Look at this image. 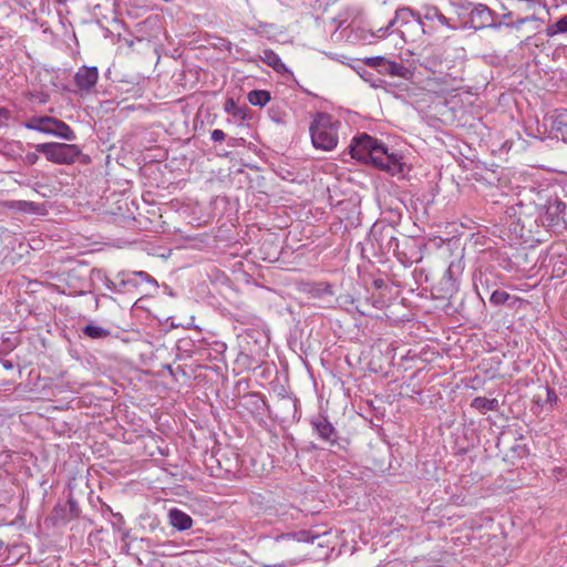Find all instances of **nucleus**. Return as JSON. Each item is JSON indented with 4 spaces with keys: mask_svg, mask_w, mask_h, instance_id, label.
Instances as JSON below:
<instances>
[{
    "mask_svg": "<svg viewBox=\"0 0 567 567\" xmlns=\"http://www.w3.org/2000/svg\"><path fill=\"white\" fill-rule=\"evenodd\" d=\"M117 279H120V286L124 289V292L138 289L143 282L157 286L156 280L145 271H122L117 275Z\"/></svg>",
    "mask_w": 567,
    "mask_h": 567,
    "instance_id": "nucleus-9",
    "label": "nucleus"
},
{
    "mask_svg": "<svg viewBox=\"0 0 567 567\" xmlns=\"http://www.w3.org/2000/svg\"><path fill=\"white\" fill-rule=\"evenodd\" d=\"M513 299V303L516 301H522L518 297H512L509 293L503 290H495L489 297V302L494 306H502Z\"/></svg>",
    "mask_w": 567,
    "mask_h": 567,
    "instance_id": "nucleus-20",
    "label": "nucleus"
},
{
    "mask_svg": "<svg viewBox=\"0 0 567 567\" xmlns=\"http://www.w3.org/2000/svg\"><path fill=\"white\" fill-rule=\"evenodd\" d=\"M259 34L261 38L271 39L277 34V28L272 23L258 22L257 24H250V31Z\"/></svg>",
    "mask_w": 567,
    "mask_h": 567,
    "instance_id": "nucleus-18",
    "label": "nucleus"
},
{
    "mask_svg": "<svg viewBox=\"0 0 567 567\" xmlns=\"http://www.w3.org/2000/svg\"><path fill=\"white\" fill-rule=\"evenodd\" d=\"M24 126L31 131L51 134L66 141L76 138L74 131L63 121L52 116H32Z\"/></svg>",
    "mask_w": 567,
    "mask_h": 567,
    "instance_id": "nucleus-5",
    "label": "nucleus"
},
{
    "mask_svg": "<svg viewBox=\"0 0 567 567\" xmlns=\"http://www.w3.org/2000/svg\"><path fill=\"white\" fill-rule=\"evenodd\" d=\"M210 137L214 142H223L226 137L224 131L216 128L212 132Z\"/></svg>",
    "mask_w": 567,
    "mask_h": 567,
    "instance_id": "nucleus-30",
    "label": "nucleus"
},
{
    "mask_svg": "<svg viewBox=\"0 0 567 567\" xmlns=\"http://www.w3.org/2000/svg\"><path fill=\"white\" fill-rule=\"evenodd\" d=\"M167 516L169 524L177 530H187L193 526V518L178 508L169 509Z\"/></svg>",
    "mask_w": 567,
    "mask_h": 567,
    "instance_id": "nucleus-13",
    "label": "nucleus"
},
{
    "mask_svg": "<svg viewBox=\"0 0 567 567\" xmlns=\"http://www.w3.org/2000/svg\"><path fill=\"white\" fill-rule=\"evenodd\" d=\"M556 32L565 33L567 32V16H564L555 23Z\"/></svg>",
    "mask_w": 567,
    "mask_h": 567,
    "instance_id": "nucleus-28",
    "label": "nucleus"
},
{
    "mask_svg": "<svg viewBox=\"0 0 567 567\" xmlns=\"http://www.w3.org/2000/svg\"><path fill=\"white\" fill-rule=\"evenodd\" d=\"M371 239L379 244L382 254L399 255V239L395 237L393 228L388 226L377 228L374 226L371 230Z\"/></svg>",
    "mask_w": 567,
    "mask_h": 567,
    "instance_id": "nucleus-6",
    "label": "nucleus"
},
{
    "mask_svg": "<svg viewBox=\"0 0 567 567\" xmlns=\"http://www.w3.org/2000/svg\"><path fill=\"white\" fill-rule=\"evenodd\" d=\"M225 111L233 115H240L241 118L246 117V111L237 106L234 99H227L225 103Z\"/></svg>",
    "mask_w": 567,
    "mask_h": 567,
    "instance_id": "nucleus-23",
    "label": "nucleus"
},
{
    "mask_svg": "<svg viewBox=\"0 0 567 567\" xmlns=\"http://www.w3.org/2000/svg\"><path fill=\"white\" fill-rule=\"evenodd\" d=\"M311 142L316 148L331 151L338 144V128L328 114H318L310 126Z\"/></svg>",
    "mask_w": 567,
    "mask_h": 567,
    "instance_id": "nucleus-3",
    "label": "nucleus"
},
{
    "mask_svg": "<svg viewBox=\"0 0 567 567\" xmlns=\"http://www.w3.org/2000/svg\"><path fill=\"white\" fill-rule=\"evenodd\" d=\"M82 334L90 339H105L111 336V332L101 326L86 324L82 328Z\"/></svg>",
    "mask_w": 567,
    "mask_h": 567,
    "instance_id": "nucleus-17",
    "label": "nucleus"
},
{
    "mask_svg": "<svg viewBox=\"0 0 567 567\" xmlns=\"http://www.w3.org/2000/svg\"><path fill=\"white\" fill-rule=\"evenodd\" d=\"M270 101V93L266 90L250 91V105L265 106Z\"/></svg>",
    "mask_w": 567,
    "mask_h": 567,
    "instance_id": "nucleus-21",
    "label": "nucleus"
},
{
    "mask_svg": "<svg viewBox=\"0 0 567 567\" xmlns=\"http://www.w3.org/2000/svg\"><path fill=\"white\" fill-rule=\"evenodd\" d=\"M365 64L369 66H373V68L381 66V65L385 66L386 60L383 56H372V58H368L365 60Z\"/></svg>",
    "mask_w": 567,
    "mask_h": 567,
    "instance_id": "nucleus-27",
    "label": "nucleus"
},
{
    "mask_svg": "<svg viewBox=\"0 0 567 567\" xmlns=\"http://www.w3.org/2000/svg\"><path fill=\"white\" fill-rule=\"evenodd\" d=\"M349 152L352 158L362 163L371 162L378 168L392 175L403 172L402 157L398 154L389 153L381 142L367 133L353 137L349 145Z\"/></svg>",
    "mask_w": 567,
    "mask_h": 567,
    "instance_id": "nucleus-1",
    "label": "nucleus"
},
{
    "mask_svg": "<svg viewBox=\"0 0 567 567\" xmlns=\"http://www.w3.org/2000/svg\"><path fill=\"white\" fill-rule=\"evenodd\" d=\"M23 161L28 165H34L39 161V155L32 152L27 153Z\"/></svg>",
    "mask_w": 567,
    "mask_h": 567,
    "instance_id": "nucleus-31",
    "label": "nucleus"
},
{
    "mask_svg": "<svg viewBox=\"0 0 567 567\" xmlns=\"http://www.w3.org/2000/svg\"><path fill=\"white\" fill-rule=\"evenodd\" d=\"M279 245L272 234H268L260 243L259 258L264 261H275L278 259Z\"/></svg>",
    "mask_w": 567,
    "mask_h": 567,
    "instance_id": "nucleus-12",
    "label": "nucleus"
},
{
    "mask_svg": "<svg viewBox=\"0 0 567 567\" xmlns=\"http://www.w3.org/2000/svg\"><path fill=\"white\" fill-rule=\"evenodd\" d=\"M267 411L265 399L259 393L250 392V413L262 416Z\"/></svg>",
    "mask_w": 567,
    "mask_h": 567,
    "instance_id": "nucleus-19",
    "label": "nucleus"
},
{
    "mask_svg": "<svg viewBox=\"0 0 567 567\" xmlns=\"http://www.w3.org/2000/svg\"><path fill=\"white\" fill-rule=\"evenodd\" d=\"M567 206L561 200L549 203L544 215V223L550 228L561 229L567 224Z\"/></svg>",
    "mask_w": 567,
    "mask_h": 567,
    "instance_id": "nucleus-7",
    "label": "nucleus"
},
{
    "mask_svg": "<svg viewBox=\"0 0 567 567\" xmlns=\"http://www.w3.org/2000/svg\"><path fill=\"white\" fill-rule=\"evenodd\" d=\"M260 60L267 65L271 66L277 73L285 74L289 72L279 55L272 50H264L260 54Z\"/></svg>",
    "mask_w": 567,
    "mask_h": 567,
    "instance_id": "nucleus-15",
    "label": "nucleus"
},
{
    "mask_svg": "<svg viewBox=\"0 0 567 567\" xmlns=\"http://www.w3.org/2000/svg\"><path fill=\"white\" fill-rule=\"evenodd\" d=\"M497 399H487L484 396H476L473 399L471 406L478 410L482 413L486 411H496L498 409Z\"/></svg>",
    "mask_w": 567,
    "mask_h": 567,
    "instance_id": "nucleus-16",
    "label": "nucleus"
},
{
    "mask_svg": "<svg viewBox=\"0 0 567 567\" xmlns=\"http://www.w3.org/2000/svg\"><path fill=\"white\" fill-rule=\"evenodd\" d=\"M385 70L390 75L394 76H403L406 71L402 64L393 61H386Z\"/></svg>",
    "mask_w": 567,
    "mask_h": 567,
    "instance_id": "nucleus-25",
    "label": "nucleus"
},
{
    "mask_svg": "<svg viewBox=\"0 0 567 567\" xmlns=\"http://www.w3.org/2000/svg\"><path fill=\"white\" fill-rule=\"evenodd\" d=\"M311 425L319 439L330 444L337 443V432L327 417L318 415L311 420Z\"/></svg>",
    "mask_w": 567,
    "mask_h": 567,
    "instance_id": "nucleus-10",
    "label": "nucleus"
},
{
    "mask_svg": "<svg viewBox=\"0 0 567 567\" xmlns=\"http://www.w3.org/2000/svg\"><path fill=\"white\" fill-rule=\"evenodd\" d=\"M547 401L550 403L557 402V394L554 389L547 388Z\"/></svg>",
    "mask_w": 567,
    "mask_h": 567,
    "instance_id": "nucleus-33",
    "label": "nucleus"
},
{
    "mask_svg": "<svg viewBox=\"0 0 567 567\" xmlns=\"http://www.w3.org/2000/svg\"><path fill=\"white\" fill-rule=\"evenodd\" d=\"M375 286H377V287H380V286H381V281H380V282H379V281H375Z\"/></svg>",
    "mask_w": 567,
    "mask_h": 567,
    "instance_id": "nucleus-34",
    "label": "nucleus"
},
{
    "mask_svg": "<svg viewBox=\"0 0 567 567\" xmlns=\"http://www.w3.org/2000/svg\"><path fill=\"white\" fill-rule=\"evenodd\" d=\"M328 533H323L322 535L315 534L311 530H303L297 534V538L299 542L305 543H315L317 539H320L321 537L327 536Z\"/></svg>",
    "mask_w": 567,
    "mask_h": 567,
    "instance_id": "nucleus-24",
    "label": "nucleus"
},
{
    "mask_svg": "<svg viewBox=\"0 0 567 567\" xmlns=\"http://www.w3.org/2000/svg\"><path fill=\"white\" fill-rule=\"evenodd\" d=\"M464 264L462 259L453 260L450 262L443 279L450 285L451 289L456 288V285L463 274Z\"/></svg>",
    "mask_w": 567,
    "mask_h": 567,
    "instance_id": "nucleus-14",
    "label": "nucleus"
},
{
    "mask_svg": "<svg viewBox=\"0 0 567 567\" xmlns=\"http://www.w3.org/2000/svg\"><path fill=\"white\" fill-rule=\"evenodd\" d=\"M80 508L78 502L71 496L65 503H58L53 508V517L59 520H71L78 517Z\"/></svg>",
    "mask_w": 567,
    "mask_h": 567,
    "instance_id": "nucleus-11",
    "label": "nucleus"
},
{
    "mask_svg": "<svg viewBox=\"0 0 567 567\" xmlns=\"http://www.w3.org/2000/svg\"><path fill=\"white\" fill-rule=\"evenodd\" d=\"M104 285L112 292L124 293V289L120 286V281L115 282L111 280L109 277H105Z\"/></svg>",
    "mask_w": 567,
    "mask_h": 567,
    "instance_id": "nucleus-26",
    "label": "nucleus"
},
{
    "mask_svg": "<svg viewBox=\"0 0 567 567\" xmlns=\"http://www.w3.org/2000/svg\"><path fill=\"white\" fill-rule=\"evenodd\" d=\"M11 207L21 212L34 213L38 209V204L34 202L16 200L11 203Z\"/></svg>",
    "mask_w": 567,
    "mask_h": 567,
    "instance_id": "nucleus-22",
    "label": "nucleus"
},
{
    "mask_svg": "<svg viewBox=\"0 0 567 567\" xmlns=\"http://www.w3.org/2000/svg\"><path fill=\"white\" fill-rule=\"evenodd\" d=\"M10 111L7 107H0V126L6 125V121L10 118Z\"/></svg>",
    "mask_w": 567,
    "mask_h": 567,
    "instance_id": "nucleus-32",
    "label": "nucleus"
},
{
    "mask_svg": "<svg viewBox=\"0 0 567 567\" xmlns=\"http://www.w3.org/2000/svg\"><path fill=\"white\" fill-rule=\"evenodd\" d=\"M37 152L43 154L49 162L59 165L73 164L80 157L82 163H85L89 158L86 155H82L80 147L75 144L65 143H41L35 145Z\"/></svg>",
    "mask_w": 567,
    "mask_h": 567,
    "instance_id": "nucleus-4",
    "label": "nucleus"
},
{
    "mask_svg": "<svg viewBox=\"0 0 567 567\" xmlns=\"http://www.w3.org/2000/svg\"><path fill=\"white\" fill-rule=\"evenodd\" d=\"M158 548H162V550H158L162 555H173L172 549L176 546L173 543H163L157 545Z\"/></svg>",
    "mask_w": 567,
    "mask_h": 567,
    "instance_id": "nucleus-29",
    "label": "nucleus"
},
{
    "mask_svg": "<svg viewBox=\"0 0 567 567\" xmlns=\"http://www.w3.org/2000/svg\"><path fill=\"white\" fill-rule=\"evenodd\" d=\"M99 80V70L96 66H81L74 75V83L82 94L91 93Z\"/></svg>",
    "mask_w": 567,
    "mask_h": 567,
    "instance_id": "nucleus-8",
    "label": "nucleus"
},
{
    "mask_svg": "<svg viewBox=\"0 0 567 567\" xmlns=\"http://www.w3.org/2000/svg\"><path fill=\"white\" fill-rule=\"evenodd\" d=\"M415 21L427 35L437 33L441 29H454L450 20L434 6H423L421 10L415 11L409 7L400 8L395 16L390 20L386 30L393 25L408 24L410 20Z\"/></svg>",
    "mask_w": 567,
    "mask_h": 567,
    "instance_id": "nucleus-2",
    "label": "nucleus"
}]
</instances>
